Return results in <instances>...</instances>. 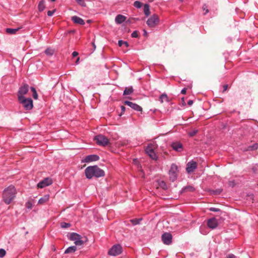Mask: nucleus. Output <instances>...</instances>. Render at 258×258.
Instances as JSON below:
<instances>
[{"label":"nucleus","instance_id":"obj_4","mask_svg":"<svg viewBox=\"0 0 258 258\" xmlns=\"http://www.w3.org/2000/svg\"><path fill=\"white\" fill-rule=\"evenodd\" d=\"M157 148V145L155 143L149 144L146 148V153L153 160L157 159V156L154 152Z\"/></svg>","mask_w":258,"mask_h":258},{"label":"nucleus","instance_id":"obj_44","mask_svg":"<svg viewBox=\"0 0 258 258\" xmlns=\"http://www.w3.org/2000/svg\"><path fill=\"white\" fill-rule=\"evenodd\" d=\"M227 258H236V257L233 254H229L227 256Z\"/></svg>","mask_w":258,"mask_h":258},{"label":"nucleus","instance_id":"obj_49","mask_svg":"<svg viewBox=\"0 0 258 258\" xmlns=\"http://www.w3.org/2000/svg\"><path fill=\"white\" fill-rule=\"evenodd\" d=\"M186 88H183V89H182V90L181 91V93L182 94H184L186 93Z\"/></svg>","mask_w":258,"mask_h":258},{"label":"nucleus","instance_id":"obj_43","mask_svg":"<svg viewBox=\"0 0 258 258\" xmlns=\"http://www.w3.org/2000/svg\"><path fill=\"white\" fill-rule=\"evenodd\" d=\"M54 11H48L47 12V15L48 16H52L54 14Z\"/></svg>","mask_w":258,"mask_h":258},{"label":"nucleus","instance_id":"obj_34","mask_svg":"<svg viewBox=\"0 0 258 258\" xmlns=\"http://www.w3.org/2000/svg\"><path fill=\"white\" fill-rule=\"evenodd\" d=\"M6 252L4 249H0V257H3L6 255Z\"/></svg>","mask_w":258,"mask_h":258},{"label":"nucleus","instance_id":"obj_19","mask_svg":"<svg viewBox=\"0 0 258 258\" xmlns=\"http://www.w3.org/2000/svg\"><path fill=\"white\" fill-rule=\"evenodd\" d=\"M126 19V17L122 15H118L115 19V21L116 24H120L123 23Z\"/></svg>","mask_w":258,"mask_h":258},{"label":"nucleus","instance_id":"obj_17","mask_svg":"<svg viewBox=\"0 0 258 258\" xmlns=\"http://www.w3.org/2000/svg\"><path fill=\"white\" fill-rule=\"evenodd\" d=\"M171 147L173 150L180 152L182 150V145L180 142H174L171 144Z\"/></svg>","mask_w":258,"mask_h":258},{"label":"nucleus","instance_id":"obj_46","mask_svg":"<svg viewBox=\"0 0 258 258\" xmlns=\"http://www.w3.org/2000/svg\"><path fill=\"white\" fill-rule=\"evenodd\" d=\"M228 89V85H224L223 86V92L226 91Z\"/></svg>","mask_w":258,"mask_h":258},{"label":"nucleus","instance_id":"obj_9","mask_svg":"<svg viewBox=\"0 0 258 258\" xmlns=\"http://www.w3.org/2000/svg\"><path fill=\"white\" fill-rule=\"evenodd\" d=\"M122 252V247L119 244L114 245L108 251L109 255L116 256L120 254Z\"/></svg>","mask_w":258,"mask_h":258},{"label":"nucleus","instance_id":"obj_30","mask_svg":"<svg viewBox=\"0 0 258 258\" xmlns=\"http://www.w3.org/2000/svg\"><path fill=\"white\" fill-rule=\"evenodd\" d=\"M30 89H31V91L33 93V94H32L33 97L35 99H38V94L37 93V92H36V90L35 88H34L33 87H31L30 88Z\"/></svg>","mask_w":258,"mask_h":258},{"label":"nucleus","instance_id":"obj_48","mask_svg":"<svg viewBox=\"0 0 258 258\" xmlns=\"http://www.w3.org/2000/svg\"><path fill=\"white\" fill-rule=\"evenodd\" d=\"M78 55V53L76 51H74L72 53V55L73 57H76Z\"/></svg>","mask_w":258,"mask_h":258},{"label":"nucleus","instance_id":"obj_2","mask_svg":"<svg viewBox=\"0 0 258 258\" xmlns=\"http://www.w3.org/2000/svg\"><path fill=\"white\" fill-rule=\"evenodd\" d=\"M16 189L13 185L6 188L3 191V199L6 204H10L16 197Z\"/></svg>","mask_w":258,"mask_h":258},{"label":"nucleus","instance_id":"obj_23","mask_svg":"<svg viewBox=\"0 0 258 258\" xmlns=\"http://www.w3.org/2000/svg\"><path fill=\"white\" fill-rule=\"evenodd\" d=\"M77 250L76 246H71L69 247L64 251V253H73Z\"/></svg>","mask_w":258,"mask_h":258},{"label":"nucleus","instance_id":"obj_31","mask_svg":"<svg viewBox=\"0 0 258 258\" xmlns=\"http://www.w3.org/2000/svg\"><path fill=\"white\" fill-rule=\"evenodd\" d=\"M142 220V219H141V218L134 219H131L130 221L134 225H136L139 224Z\"/></svg>","mask_w":258,"mask_h":258},{"label":"nucleus","instance_id":"obj_50","mask_svg":"<svg viewBox=\"0 0 258 258\" xmlns=\"http://www.w3.org/2000/svg\"><path fill=\"white\" fill-rule=\"evenodd\" d=\"M193 104V101L189 100L187 102V104L189 106Z\"/></svg>","mask_w":258,"mask_h":258},{"label":"nucleus","instance_id":"obj_55","mask_svg":"<svg viewBox=\"0 0 258 258\" xmlns=\"http://www.w3.org/2000/svg\"><path fill=\"white\" fill-rule=\"evenodd\" d=\"M50 1L53 2H55V0H50Z\"/></svg>","mask_w":258,"mask_h":258},{"label":"nucleus","instance_id":"obj_7","mask_svg":"<svg viewBox=\"0 0 258 258\" xmlns=\"http://www.w3.org/2000/svg\"><path fill=\"white\" fill-rule=\"evenodd\" d=\"M94 140L97 145L101 146H106L109 143V140L102 135H99L95 137Z\"/></svg>","mask_w":258,"mask_h":258},{"label":"nucleus","instance_id":"obj_35","mask_svg":"<svg viewBox=\"0 0 258 258\" xmlns=\"http://www.w3.org/2000/svg\"><path fill=\"white\" fill-rule=\"evenodd\" d=\"M71 225L70 223H62L61 224V227L62 228H68L69 227H70Z\"/></svg>","mask_w":258,"mask_h":258},{"label":"nucleus","instance_id":"obj_3","mask_svg":"<svg viewBox=\"0 0 258 258\" xmlns=\"http://www.w3.org/2000/svg\"><path fill=\"white\" fill-rule=\"evenodd\" d=\"M69 239L74 241L76 246L83 245L87 241L86 237H82L76 233H71L69 236Z\"/></svg>","mask_w":258,"mask_h":258},{"label":"nucleus","instance_id":"obj_41","mask_svg":"<svg viewBox=\"0 0 258 258\" xmlns=\"http://www.w3.org/2000/svg\"><path fill=\"white\" fill-rule=\"evenodd\" d=\"M209 210L210 211L212 212H219L220 210L218 208H214V207H211L209 209Z\"/></svg>","mask_w":258,"mask_h":258},{"label":"nucleus","instance_id":"obj_51","mask_svg":"<svg viewBox=\"0 0 258 258\" xmlns=\"http://www.w3.org/2000/svg\"><path fill=\"white\" fill-rule=\"evenodd\" d=\"M121 109L122 112H123L125 110V107L124 106H121Z\"/></svg>","mask_w":258,"mask_h":258},{"label":"nucleus","instance_id":"obj_33","mask_svg":"<svg viewBox=\"0 0 258 258\" xmlns=\"http://www.w3.org/2000/svg\"><path fill=\"white\" fill-rule=\"evenodd\" d=\"M198 131L197 130H194L188 133V135L190 137H193L197 134Z\"/></svg>","mask_w":258,"mask_h":258},{"label":"nucleus","instance_id":"obj_25","mask_svg":"<svg viewBox=\"0 0 258 258\" xmlns=\"http://www.w3.org/2000/svg\"><path fill=\"white\" fill-rule=\"evenodd\" d=\"M45 8L44 1L43 0L41 1L38 6V9L39 11L42 12L43 11Z\"/></svg>","mask_w":258,"mask_h":258},{"label":"nucleus","instance_id":"obj_40","mask_svg":"<svg viewBox=\"0 0 258 258\" xmlns=\"http://www.w3.org/2000/svg\"><path fill=\"white\" fill-rule=\"evenodd\" d=\"M184 190H189V191H193L194 190V188L191 186H188L185 187L184 189Z\"/></svg>","mask_w":258,"mask_h":258},{"label":"nucleus","instance_id":"obj_36","mask_svg":"<svg viewBox=\"0 0 258 258\" xmlns=\"http://www.w3.org/2000/svg\"><path fill=\"white\" fill-rule=\"evenodd\" d=\"M76 1L81 6H86L84 0H76Z\"/></svg>","mask_w":258,"mask_h":258},{"label":"nucleus","instance_id":"obj_37","mask_svg":"<svg viewBox=\"0 0 258 258\" xmlns=\"http://www.w3.org/2000/svg\"><path fill=\"white\" fill-rule=\"evenodd\" d=\"M250 150H255L258 148V144L255 143L253 144L252 146H250L249 147Z\"/></svg>","mask_w":258,"mask_h":258},{"label":"nucleus","instance_id":"obj_14","mask_svg":"<svg viewBox=\"0 0 258 258\" xmlns=\"http://www.w3.org/2000/svg\"><path fill=\"white\" fill-rule=\"evenodd\" d=\"M124 104L130 106L135 110L141 112L142 111V108L137 104L134 103L129 101H125L124 102Z\"/></svg>","mask_w":258,"mask_h":258},{"label":"nucleus","instance_id":"obj_12","mask_svg":"<svg viewBox=\"0 0 258 258\" xmlns=\"http://www.w3.org/2000/svg\"><path fill=\"white\" fill-rule=\"evenodd\" d=\"M172 239V236L170 233H164L162 235V240L166 245H169L171 243Z\"/></svg>","mask_w":258,"mask_h":258},{"label":"nucleus","instance_id":"obj_11","mask_svg":"<svg viewBox=\"0 0 258 258\" xmlns=\"http://www.w3.org/2000/svg\"><path fill=\"white\" fill-rule=\"evenodd\" d=\"M52 183V181L51 178L47 177L44 178L43 180L40 181L37 184L38 188H42L47 186H48L51 184Z\"/></svg>","mask_w":258,"mask_h":258},{"label":"nucleus","instance_id":"obj_42","mask_svg":"<svg viewBox=\"0 0 258 258\" xmlns=\"http://www.w3.org/2000/svg\"><path fill=\"white\" fill-rule=\"evenodd\" d=\"M26 207L28 208V209H31L32 208V204L30 202H27L26 204Z\"/></svg>","mask_w":258,"mask_h":258},{"label":"nucleus","instance_id":"obj_39","mask_svg":"<svg viewBox=\"0 0 258 258\" xmlns=\"http://www.w3.org/2000/svg\"><path fill=\"white\" fill-rule=\"evenodd\" d=\"M202 8H203V11H205V12L204 14V15L207 14L209 12V10L207 9V7L206 5H204L203 6Z\"/></svg>","mask_w":258,"mask_h":258},{"label":"nucleus","instance_id":"obj_27","mask_svg":"<svg viewBox=\"0 0 258 258\" xmlns=\"http://www.w3.org/2000/svg\"><path fill=\"white\" fill-rule=\"evenodd\" d=\"M158 185L163 189H167V185L166 183L163 180L157 181Z\"/></svg>","mask_w":258,"mask_h":258},{"label":"nucleus","instance_id":"obj_20","mask_svg":"<svg viewBox=\"0 0 258 258\" xmlns=\"http://www.w3.org/2000/svg\"><path fill=\"white\" fill-rule=\"evenodd\" d=\"M159 100L161 103L164 102V101H166L167 102H169L170 101V98L167 96V94L165 93L160 95Z\"/></svg>","mask_w":258,"mask_h":258},{"label":"nucleus","instance_id":"obj_54","mask_svg":"<svg viewBox=\"0 0 258 258\" xmlns=\"http://www.w3.org/2000/svg\"><path fill=\"white\" fill-rule=\"evenodd\" d=\"M79 59H80V58H79V57H78V58L77 59V60H76V63H77V64H78V63H79Z\"/></svg>","mask_w":258,"mask_h":258},{"label":"nucleus","instance_id":"obj_45","mask_svg":"<svg viewBox=\"0 0 258 258\" xmlns=\"http://www.w3.org/2000/svg\"><path fill=\"white\" fill-rule=\"evenodd\" d=\"M124 41L120 40L118 41V44L119 46H121L124 44Z\"/></svg>","mask_w":258,"mask_h":258},{"label":"nucleus","instance_id":"obj_6","mask_svg":"<svg viewBox=\"0 0 258 258\" xmlns=\"http://www.w3.org/2000/svg\"><path fill=\"white\" fill-rule=\"evenodd\" d=\"M159 23V18L156 14H154L147 21V25L151 28H154Z\"/></svg>","mask_w":258,"mask_h":258},{"label":"nucleus","instance_id":"obj_21","mask_svg":"<svg viewBox=\"0 0 258 258\" xmlns=\"http://www.w3.org/2000/svg\"><path fill=\"white\" fill-rule=\"evenodd\" d=\"M49 199V195H45L43 197L41 198L39 201L38 203L39 204H43L48 201Z\"/></svg>","mask_w":258,"mask_h":258},{"label":"nucleus","instance_id":"obj_13","mask_svg":"<svg viewBox=\"0 0 258 258\" xmlns=\"http://www.w3.org/2000/svg\"><path fill=\"white\" fill-rule=\"evenodd\" d=\"M197 168V163L195 161H190L186 165V170L187 173L192 172Z\"/></svg>","mask_w":258,"mask_h":258},{"label":"nucleus","instance_id":"obj_47","mask_svg":"<svg viewBox=\"0 0 258 258\" xmlns=\"http://www.w3.org/2000/svg\"><path fill=\"white\" fill-rule=\"evenodd\" d=\"M229 184L230 186H234V181H229Z\"/></svg>","mask_w":258,"mask_h":258},{"label":"nucleus","instance_id":"obj_29","mask_svg":"<svg viewBox=\"0 0 258 258\" xmlns=\"http://www.w3.org/2000/svg\"><path fill=\"white\" fill-rule=\"evenodd\" d=\"M200 232L204 235H206L208 233V231H207V228L205 226H202L200 227Z\"/></svg>","mask_w":258,"mask_h":258},{"label":"nucleus","instance_id":"obj_15","mask_svg":"<svg viewBox=\"0 0 258 258\" xmlns=\"http://www.w3.org/2000/svg\"><path fill=\"white\" fill-rule=\"evenodd\" d=\"M208 226L211 229H215L218 226L217 220L215 218H212L208 220L207 222Z\"/></svg>","mask_w":258,"mask_h":258},{"label":"nucleus","instance_id":"obj_1","mask_svg":"<svg viewBox=\"0 0 258 258\" xmlns=\"http://www.w3.org/2000/svg\"><path fill=\"white\" fill-rule=\"evenodd\" d=\"M85 173L88 179H91L93 177L99 178L105 175L104 171L96 165L87 167L85 170Z\"/></svg>","mask_w":258,"mask_h":258},{"label":"nucleus","instance_id":"obj_28","mask_svg":"<svg viewBox=\"0 0 258 258\" xmlns=\"http://www.w3.org/2000/svg\"><path fill=\"white\" fill-rule=\"evenodd\" d=\"M54 50L50 48H47L45 50V53L46 55L51 56L53 54Z\"/></svg>","mask_w":258,"mask_h":258},{"label":"nucleus","instance_id":"obj_5","mask_svg":"<svg viewBox=\"0 0 258 258\" xmlns=\"http://www.w3.org/2000/svg\"><path fill=\"white\" fill-rule=\"evenodd\" d=\"M19 103L22 105L25 110H29L33 107V100L30 98H23L18 100Z\"/></svg>","mask_w":258,"mask_h":258},{"label":"nucleus","instance_id":"obj_32","mask_svg":"<svg viewBox=\"0 0 258 258\" xmlns=\"http://www.w3.org/2000/svg\"><path fill=\"white\" fill-rule=\"evenodd\" d=\"M134 6L137 8H140L142 6V4L139 1H135L134 3Z\"/></svg>","mask_w":258,"mask_h":258},{"label":"nucleus","instance_id":"obj_52","mask_svg":"<svg viewBox=\"0 0 258 258\" xmlns=\"http://www.w3.org/2000/svg\"><path fill=\"white\" fill-rule=\"evenodd\" d=\"M144 35L145 36H147V32L145 30H144Z\"/></svg>","mask_w":258,"mask_h":258},{"label":"nucleus","instance_id":"obj_10","mask_svg":"<svg viewBox=\"0 0 258 258\" xmlns=\"http://www.w3.org/2000/svg\"><path fill=\"white\" fill-rule=\"evenodd\" d=\"M29 91V86L25 84L19 88L18 92V99L20 100L21 98H25L24 95H26Z\"/></svg>","mask_w":258,"mask_h":258},{"label":"nucleus","instance_id":"obj_8","mask_svg":"<svg viewBox=\"0 0 258 258\" xmlns=\"http://www.w3.org/2000/svg\"><path fill=\"white\" fill-rule=\"evenodd\" d=\"M178 172V166L174 163L172 164L170 169L169 171V175L170 180L172 181H174L176 179Z\"/></svg>","mask_w":258,"mask_h":258},{"label":"nucleus","instance_id":"obj_16","mask_svg":"<svg viewBox=\"0 0 258 258\" xmlns=\"http://www.w3.org/2000/svg\"><path fill=\"white\" fill-rule=\"evenodd\" d=\"M99 159V157L97 155H90L87 156L83 161L85 162L89 163L92 161H96Z\"/></svg>","mask_w":258,"mask_h":258},{"label":"nucleus","instance_id":"obj_18","mask_svg":"<svg viewBox=\"0 0 258 258\" xmlns=\"http://www.w3.org/2000/svg\"><path fill=\"white\" fill-rule=\"evenodd\" d=\"M72 20L76 24H80L83 25L85 24V21L82 18L77 16H74L72 17Z\"/></svg>","mask_w":258,"mask_h":258},{"label":"nucleus","instance_id":"obj_38","mask_svg":"<svg viewBox=\"0 0 258 258\" xmlns=\"http://www.w3.org/2000/svg\"><path fill=\"white\" fill-rule=\"evenodd\" d=\"M132 37L133 38H137L138 37V33L137 31H134L131 35Z\"/></svg>","mask_w":258,"mask_h":258},{"label":"nucleus","instance_id":"obj_53","mask_svg":"<svg viewBox=\"0 0 258 258\" xmlns=\"http://www.w3.org/2000/svg\"><path fill=\"white\" fill-rule=\"evenodd\" d=\"M123 44H124L126 47H127L128 46V44L127 42H126V41H124Z\"/></svg>","mask_w":258,"mask_h":258},{"label":"nucleus","instance_id":"obj_24","mask_svg":"<svg viewBox=\"0 0 258 258\" xmlns=\"http://www.w3.org/2000/svg\"><path fill=\"white\" fill-rule=\"evenodd\" d=\"M20 29V28H17L16 29L7 28L6 30V32L10 34H15Z\"/></svg>","mask_w":258,"mask_h":258},{"label":"nucleus","instance_id":"obj_22","mask_svg":"<svg viewBox=\"0 0 258 258\" xmlns=\"http://www.w3.org/2000/svg\"><path fill=\"white\" fill-rule=\"evenodd\" d=\"M134 89L132 87H126L123 91V95H131L133 93Z\"/></svg>","mask_w":258,"mask_h":258},{"label":"nucleus","instance_id":"obj_26","mask_svg":"<svg viewBox=\"0 0 258 258\" xmlns=\"http://www.w3.org/2000/svg\"><path fill=\"white\" fill-rule=\"evenodd\" d=\"M144 14L146 16H149L150 14V7L148 4H145L144 7Z\"/></svg>","mask_w":258,"mask_h":258}]
</instances>
